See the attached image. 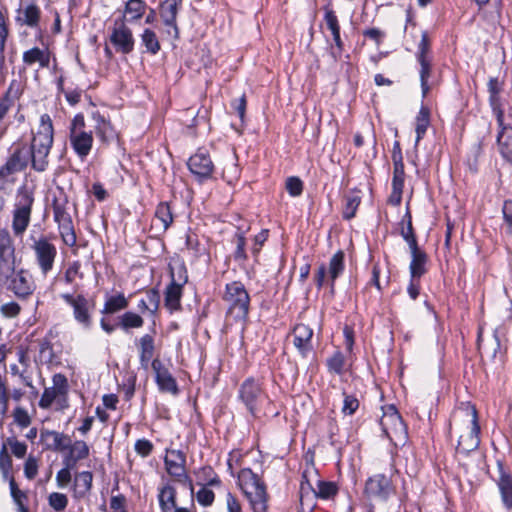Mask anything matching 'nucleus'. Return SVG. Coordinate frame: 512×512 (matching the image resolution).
<instances>
[{
	"mask_svg": "<svg viewBox=\"0 0 512 512\" xmlns=\"http://www.w3.org/2000/svg\"><path fill=\"white\" fill-rule=\"evenodd\" d=\"M182 296V285L175 283L173 280L165 291V306L171 312L180 308V300Z\"/></svg>",
	"mask_w": 512,
	"mask_h": 512,
	"instance_id": "obj_35",
	"label": "nucleus"
},
{
	"mask_svg": "<svg viewBox=\"0 0 512 512\" xmlns=\"http://www.w3.org/2000/svg\"><path fill=\"white\" fill-rule=\"evenodd\" d=\"M53 144V126L48 115H42L40 125L31 142V161L34 169L44 171Z\"/></svg>",
	"mask_w": 512,
	"mask_h": 512,
	"instance_id": "obj_2",
	"label": "nucleus"
},
{
	"mask_svg": "<svg viewBox=\"0 0 512 512\" xmlns=\"http://www.w3.org/2000/svg\"><path fill=\"white\" fill-rule=\"evenodd\" d=\"M23 470L24 475L28 480L35 479L39 470V458L33 455H29V457L25 460Z\"/></svg>",
	"mask_w": 512,
	"mask_h": 512,
	"instance_id": "obj_50",
	"label": "nucleus"
},
{
	"mask_svg": "<svg viewBox=\"0 0 512 512\" xmlns=\"http://www.w3.org/2000/svg\"><path fill=\"white\" fill-rule=\"evenodd\" d=\"M153 450V444L147 439H139L135 443V451L142 457H147Z\"/></svg>",
	"mask_w": 512,
	"mask_h": 512,
	"instance_id": "obj_63",
	"label": "nucleus"
},
{
	"mask_svg": "<svg viewBox=\"0 0 512 512\" xmlns=\"http://www.w3.org/2000/svg\"><path fill=\"white\" fill-rule=\"evenodd\" d=\"M239 399L252 415H256L259 406L266 399V395L258 381L248 378L239 388Z\"/></svg>",
	"mask_w": 512,
	"mask_h": 512,
	"instance_id": "obj_15",
	"label": "nucleus"
},
{
	"mask_svg": "<svg viewBox=\"0 0 512 512\" xmlns=\"http://www.w3.org/2000/svg\"><path fill=\"white\" fill-rule=\"evenodd\" d=\"M139 359L141 366L148 369L155 352L154 337L150 334H145L139 339Z\"/></svg>",
	"mask_w": 512,
	"mask_h": 512,
	"instance_id": "obj_30",
	"label": "nucleus"
},
{
	"mask_svg": "<svg viewBox=\"0 0 512 512\" xmlns=\"http://www.w3.org/2000/svg\"><path fill=\"white\" fill-rule=\"evenodd\" d=\"M326 365L330 373L342 375L347 370V363L343 353L335 351L332 356L326 360Z\"/></svg>",
	"mask_w": 512,
	"mask_h": 512,
	"instance_id": "obj_39",
	"label": "nucleus"
},
{
	"mask_svg": "<svg viewBox=\"0 0 512 512\" xmlns=\"http://www.w3.org/2000/svg\"><path fill=\"white\" fill-rule=\"evenodd\" d=\"M128 300L123 294H118L115 296L109 297L104 304L102 313L105 314H114L120 310L127 308Z\"/></svg>",
	"mask_w": 512,
	"mask_h": 512,
	"instance_id": "obj_41",
	"label": "nucleus"
},
{
	"mask_svg": "<svg viewBox=\"0 0 512 512\" xmlns=\"http://www.w3.org/2000/svg\"><path fill=\"white\" fill-rule=\"evenodd\" d=\"M31 250L40 273L47 276L54 268L57 248L46 236L32 238Z\"/></svg>",
	"mask_w": 512,
	"mask_h": 512,
	"instance_id": "obj_8",
	"label": "nucleus"
},
{
	"mask_svg": "<svg viewBox=\"0 0 512 512\" xmlns=\"http://www.w3.org/2000/svg\"><path fill=\"white\" fill-rule=\"evenodd\" d=\"M140 37L141 43L144 45L147 53L156 55L160 51L161 45L155 31L150 28H146L143 30Z\"/></svg>",
	"mask_w": 512,
	"mask_h": 512,
	"instance_id": "obj_38",
	"label": "nucleus"
},
{
	"mask_svg": "<svg viewBox=\"0 0 512 512\" xmlns=\"http://www.w3.org/2000/svg\"><path fill=\"white\" fill-rule=\"evenodd\" d=\"M383 433L395 445H403L407 440L406 426L393 405L383 408V415L380 419Z\"/></svg>",
	"mask_w": 512,
	"mask_h": 512,
	"instance_id": "obj_7",
	"label": "nucleus"
},
{
	"mask_svg": "<svg viewBox=\"0 0 512 512\" xmlns=\"http://www.w3.org/2000/svg\"><path fill=\"white\" fill-rule=\"evenodd\" d=\"M23 62L28 66L37 63L39 68H48L50 65V52L48 49L33 47L23 53Z\"/></svg>",
	"mask_w": 512,
	"mask_h": 512,
	"instance_id": "obj_29",
	"label": "nucleus"
},
{
	"mask_svg": "<svg viewBox=\"0 0 512 512\" xmlns=\"http://www.w3.org/2000/svg\"><path fill=\"white\" fill-rule=\"evenodd\" d=\"M155 218L160 222L161 228L165 231L173 223V213L169 203L161 202L155 211Z\"/></svg>",
	"mask_w": 512,
	"mask_h": 512,
	"instance_id": "obj_40",
	"label": "nucleus"
},
{
	"mask_svg": "<svg viewBox=\"0 0 512 512\" xmlns=\"http://www.w3.org/2000/svg\"><path fill=\"white\" fill-rule=\"evenodd\" d=\"M109 41L116 52L129 54L134 50L135 40L132 30L124 19H116L111 27Z\"/></svg>",
	"mask_w": 512,
	"mask_h": 512,
	"instance_id": "obj_16",
	"label": "nucleus"
},
{
	"mask_svg": "<svg viewBox=\"0 0 512 512\" xmlns=\"http://www.w3.org/2000/svg\"><path fill=\"white\" fill-rule=\"evenodd\" d=\"M429 126L430 110L428 107L422 105L415 118L416 145H418L420 140L424 137Z\"/></svg>",
	"mask_w": 512,
	"mask_h": 512,
	"instance_id": "obj_36",
	"label": "nucleus"
},
{
	"mask_svg": "<svg viewBox=\"0 0 512 512\" xmlns=\"http://www.w3.org/2000/svg\"><path fill=\"white\" fill-rule=\"evenodd\" d=\"M73 465H65L56 474V483L59 488H65L72 480L71 470L74 469Z\"/></svg>",
	"mask_w": 512,
	"mask_h": 512,
	"instance_id": "obj_54",
	"label": "nucleus"
},
{
	"mask_svg": "<svg viewBox=\"0 0 512 512\" xmlns=\"http://www.w3.org/2000/svg\"><path fill=\"white\" fill-rule=\"evenodd\" d=\"M66 450L68 453L64 457L63 462L65 465L73 466H75L78 461L86 459L90 452L89 446L82 440H76L72 443L69 439V446Z\"/></svg>",
	"mask_w": 512,
	"mask_h": 512,
	"instance_id": "obj_28",
	"label": "nucleus"
},
{
	"mask_svg": "<svg viewBox=\"0 0 512 512\" xmlns=\"http://www.w3.org/2000/svg\"><path fill=\"white\" fill-rule=\"evenodd\" d=\"M501 83L497 78H491L488 82V91L490 93V104L492 107V110L496 116L498 125L503 124V116L504 113L500 107L499 103V93L501 91Z\"/></svg>",
	"mask_w": 512,
	"mask_h": 512,
	"instance_id": "obj_32",
	"label": "nucleus"
},
{
	"mask_svg": "<svg viewBox=\"0 0 512 512\" xmlns=\"http://www.w3.org/2000/svg\"><path fill=\"white\" fill-rule=\"evenodd\" d=\"M181 0H165L160 7V18H177Z\"/></svg>",
	"mask_w": 512,
	"mask_h": 512,
	"instance_id": "obj_47",
	"label": "nucleus"
},
{
	"mask_svg": "<svg viewBox=\"0 0 512 512\" xmlns=\"http://www.w3.org/2000/svg\"><path fill=\"white\" fill-rule=\"evenodd\" d=\"M69 141L76 155L85 159L93 147L92 131L86 130V122L83 114H76L69 126Z\"/></svg>",
	"mask_w": 512,
	"mask_h": 512,
	"instance_id": "obj_6",
	"label": "nucleus"
},
{
	"mask_svg": "<svg viewBox=\"0 0 512 512\" xmlns=\"http://www.w3.org/2000/svg\"><path fill=\"white\" fill-rule=\"evenodd\" d=\"M151 367L155 373V379L159 389L163 392L177 394L178 387L176 380L168 369L164 367L163 363L156 358L152 361Z\"/></svg>",
	"mask_w": 512,
	"mask_h": 512,
	"instance_id": "obj_20",
	"label": "nucleus"
},
{
	"mask_svg": "<svg viewBox=\"0 0 512 512\" xmlns=\"http://www.w3.org/2000/svg\"><path fill=\"white\" fill-rule=\"evenodd\" d=\"M316 495L323 499H328L337 493V487L332 482H319Z\"/></svg>",
	"mask_w": 512,
	"mask_h": 512,
	"instance_id": "obj_55",
	"label": "nucleus"
},
{
	"mask_svg": "<svg viewBox=\"0 0 512 512\" xmlns=\"http://www.w3.org/2000/svg\"><path fill=\"white\" fill-rule=\"evenodd\" d=\"M177 18H163L162 23L164 25L163 34L168 38L177 40L179 38V28L177 26Z\"/></svg>",
	"mask_w": 512,
	"mask_h": 512,
	"instance_id": "obj_52",
	"label": "nucleus"
},
{
	"mask_svg": "<svg viewBox=\"0 0 512 512\" xmlns=\"http://www.w3.org/2000/svg\"><path fill=\"white\" fill-rule=\"evenodd\" d=\"M215 498L214 492L205 487L197 492V501L203 506H209L213 503Z\"/></svg>",
	"mask_w": 512,
	"mask_h": 512,
	"instance_id": "obj_62",
	"label": "nucleus"
},
{
	"mask_svg": "<svg viewBox=\"0 0 512 512\" xmlns=\"http://www.w3.org/2000/svg\"><path fill=\"white\" fill-rule=\"evenodd\" d=\"M344 399H343V406H342V413L344 415H353L357 409L359 408V401L354 395L343 393Z\"/></svg>",
	"mask_w": 512,
	"mask_h": 512,
	"instance_id": "obj_53",
	"label": "nucleus"
},
{
	"mask_svg": "<svg viewBox=\"0 0 512 512\" xmlns=\"http://www.w3.org/2000/svg\"><path fill=\"white\" fill-rule=\"evenodd\" d=\"M165 467L169 475L178 478L179 481H188L191 484L189 477L185 473L186 456L180 450H167L164 459Z\"/></svg>",
	"mask_w": 512,
	"mask_h": 512,
	"instance_id": "obj_17",
	"label": "nucleus"
},
{
	"mask_svg": "<svg viewBox=\"0 0 512 512\" xmlns=\"http://www.w3.org/2000/svg\"><path fill=\"white\" fill-rule=\"evenodd\" d=\"M345 268L344 252L338 250L329 260L328 267L321 264L315 272V282L318 288L329 285L331 290L334 289L335 280L343 273Z\"/></svg>",
	"mask_w": 512,
	"mask_h": 512,
	"instance_id": "obj_12",
	"label": "nucleus"
},
{
	"mask_svg": "<svg viewBox=\"0 0 512 512\" xmlns=\"http://www.w3.org/2000/svg\"><path fill=\"white\" fill-rule=\"evenodd\" d=\"M69 391L68 380L65 375L57 373L52 377V386L46 387L39 400V407L49 409L53 404L58 408L67 406V395Z\"/></svg>",
	"mask_w": 512,
	"mask_h": 512,
	"instance_id": "obj_9",
	"label": "nucleus"
},
{
	"mask_svg": "<svg viewBox=\"0 0 512 512\" xmlns=\"http://www.w3.org/2000/svg\"><path fill=\"white\" fill-rule=\"evenodd\" d=\"M53 216L58 224L59 234L65 245L73 247L76 245L77 237L73 222L66 208V202L56 200L53 203Z\"/></svg>",
	"mask_w": 512,
	"mask_h": 512,
	"instance_id": "obj_14",
	"label": "nucleus"
},
{
	"mask_svg": "<svg viewBox=\"0 0 512 512\" xmlns=\"http://www.w3.org/2000/svg\"><path fill=\"white\" fill-rule=\"evenodd\" d=\"M61 298L72 309L74 320L84 329L89 330L93 323L94 303L83 294H61Z\"/></svg>",
	"mask_w": 512,
	"mask_h": 512,
	"instance_id": "obj_10",
	"label": "nucleus"
},
{
	"mask_svg": "<svg viewBox=\"0 0 512 512\" xmlns=\"http://www.w3.org/2000/svg\"><path fill=\"white\" fill-rule=\"evenodd\" d=\"M285 187L292 197L300 196L303 191V183L298 177H289L286 180Z\"/></svg>",
	"mask_w": 512,
	"mask_h": 512,
	"instance_id": "obj_58",
	"label": "nucleus"
},
{
	"mask_svg": "<svg viewBox=\"0 0 512 512\" xmlns=\"http://www.w3.org/2000/svg\"><path fill=\"white\" fill-rule=\"evenodd\" d=\"M80 263L78 261L73 262L69 265L64 273V280L67 284H72L77 277H82L80 273Z\"/></svg>",
	"mask_w": 512,
	"mask_h": 512,
	"instance_id": "obj_59",
	"label": "nucleus"
},
{
	"mask_svg": "<svg viewBox=\"0 0 512 512\" xmlns=\"http://www.w3.org/2000/svg\"><path fill=\"white\" fill-rule=\"evenodd\" d=\"M499 476L496 479V485L501 497L503 506L507 511L512 510V473L506 470L499 463Z\"/></svg>",
	"mask_w": 512,
	"mask_h": 512,
	"instance_id": "obj_22",
	"label": "nucleus"
},
{
	"mask_svg": "<svg viewBox=\"0 0 512 512\" xmlns=\"http://www.w3.org/2000/svg\"><path fill=\"white\" fill-rule=\"evenodd\" d=\"M2 447H5L6 451L8 449L16 458H24L27 453V445L26 443L19 441L16 437L11 436L8 437L4 442Z\"/></svg>",
	"mask_w": 512,
	"mask_h": 512,
	"instance_id": "obj_43",
	"label": "nucleus"
},
{
	"mask_svg": "<svg viewBox=\"0 0 512 512\" xmlns=\"http://www.w3.org/2000/svg\"><path fill=\"white\" fill-rule=\"evenodd\" d=\"M40 439L46 449L52 451H65L69 446V437L57 431L43 430Z\"/></svg>",
	"mask_w": 512,
	"mask_h": 512,
	"instance_id": "obj_27",
	"label": "nucleus"
},
{
	"mask_svg": "<svg viewBox=\"0 0 512 512\" xmlns=\"http://www.w3.org/2000/svg\"><path fill=\"white\" fill-rule=\"evenodd\" d=\"M189 170L201 179L209 178L214 170L210 156L204 151H198L189 158Z\"/></svg>",
	"mask_w": 512,
	"mask_h": 512,
	"instance_id": "obj_21",
	"label": "nucleus"
},
{
	"mask_svg": "<svg viewBox=\"0 0 512 512\" xmlns=\"http://www.w3.org/2000/svg\"><path fill=\"white\" fill-rule=\"evenodd\" d=\"M92 482L93 474L90 471L76 473L71 487L73 498L75 500L86 498L92 489Z\"/></svg>",
	"mask_w": 512,
	"mask_h": 512,
	"instance_id": "obj_25",
	"label": "nucleus"
},
{
	"mask_svg": "<svg viewBox=\"0 0 512 512\" xmlns=\"http://www.w3.org/2000/svg\"><path fill=\"white\" fill-rule=\"evenodd\" d=\"M401 235L407 242L410 249H415V247H418L417 240L412 227L411 215L408 212L406 213L403 219Z\"/></svg>",
	"mask_w": 512,
	"mask_h": 512,
	"instance_id": "obj_44",
	"label": "nucleus"
},
{
	"mask_svg": "<svg viewBox=\"0 0 512 512\" xmlns=\"http://www.w3.org/2000/svg\"><path fill=\"white\" fill-rule=\"evenodd\" d=\"M238 485L255 512L266 511V486L257 474L249 468L242 469L238 474Z\"/></svg>",
	"mask_w": 512,
	"mask_h": 512,
	"instance_id": "obj_3",
	"label": "nucleus"
},
{
	"mask_svg": "<svg viewBox=\"0 0 512 512\" xmlns=\"http://www.w3.org/2000/svg\"><path fill=\"white\" fill-rule=\"evenodd\" d=\"M143 323L142 317L134 312H125L120 317V324L123 329L140 328Z\"/></svg>",
	"mask_w": 512,
	"mask_h": 512,
	"instance_id": "obj_48",
	"label": "nucleus"
},
{
	"mask_svg": "<svg viewBox=\"0 0 512 512\" xmlns=\"http://www.w3.org/2000/svg\"><path fill=\"white\" fill-rule=\"evenodd\" d=\"M21 307L18 303L11 301L1 306L0 311L6 317H16L20 313Z\"/></svg>",
	"mask_w": 512,
	"mask_h": 512,
	"instance_id": "obj_64",
	"label": "nucleus"
},
{
	"mask_svg": "<svg viewBox=\"0 0 512 512\" xmlns=\"http://www.w3.org/2000/svg\"><path fill=\"white\" fill-rule=\"evenodd\" d=\"M499 127L497 142L500 153L505 159L512 162V119L503 116V124Z\"/></svg>",
	"mask_w": 512,
	"mask_h": 512,
	"instance_id": "obj_23",
	"label": "nucleus"
},
{
	"mask_svg": "<svg viewBox=\"0 0 512 512\" xmlns=\"http://www.w3.org/2000/svg\"><path fill=\"white\" fill-rule=\"evenodd\" d=\"M146 10V3L142 0H128L125 4L124 21L134 22L142 18Z\"/></svg>",
	"mask_w": 512,
	"mask_h": 512,
	"instance_id": "obj_34",
	"label": "nucleus"
},
{
	"mask_svg": "<svg viewBox=\"0 0 512 512\" xmlns=\"http://www.w3.org/2000/svg\"><path fill=\"white\" fill-rule=\"evenodd\" d=\"M412 260L409 266L412 279H418L426 273L427 255L419 247L410 249Z\"/></svg>",
	"mask_w": 512,
	"mask_h": 512,
	"instance_id": "obj_31",
	"label": "nucleus"
},
{
	"mask_svg": "<svg viewBox=\"0 0 512 512\" xmlns=\"http://www.w3.org/2000/svg\"><path fill=\"white\" fill-rule=\"evenodd\" d=\"M313 330L305 324H297L293 330V343L298 351L306 356L312 350Z\"/></svg>",
	"mask_w": 512,
	"mask_h": 512,
	"instance_id": "obj_26",
	"label": "nucleus"
},
{
	"mask_svg": "<svg viewBox=\"0 0 512 512\" xmlns=\"http://www.w3.org/2000/svg\"><path fill=\"white\" fill-rule=\"evenodd\" d=\"M33 203V193L26 187L17 191L12 212V230L15 236H22L27 230L31 220Z\"/></svg>",
	"mask_w": 512,
	"mask_h": 512,
	"instance_id": "obj_5",
	"label": "nucleus"
},
{
	"mask_svg": "<svg viewBox=\"0 0 512 512\" xmlns=\"http://www.w3.org/2000/svg\"><path fill=\"white\" fill-rule=\"evenodd\" d=\"M13 418L17 425L26 428L31 424V417L23 407H16L13 411Z\"/></svg>",
	"mask_w": 512,
	"mask_h": 512,
	"instance_id": "obj_57",
	"label": "nucleus"
},
{
	"mask_svg": "<svg viewBox=\"0 0 512 512\" xmlns=\"http://www.w3.org/2000/svg\"><path fill=\"white\" fill-rule=\"evenodd\" d=\"M15 264V246L10 232L6 228L0 229V270L3 267Z\"/></svg>",
	"mask_w": 512,
	"mask_h": 512,
	"instance_id": "obj_24",
	"label": "nucleus"
},
{
	"mask_svg": "<svg viewBox=\"0 0 512 512\" xmlns=\"http://www.w3.org/2000/svg\"><path fill=\"white\" fill-rule=\"evenodd\" d=\"M467 417L466 431L459 436L457 449L460 452L466 453L475 450L480 443L479 432L480 427L478 424L477 411L472 405H465L461 410Z\"/></svg>",
	"mask_w": 512,
	"mask_h": 512,
	"instance_id": "obj_11",
	"label": "nucleus"
},
{
	"mask_svg": "<svg viewBox=\"0 0 512 512\" xmlns=\"http://www.w3.org/2000/svg\"><path fill=\"white\" fill-rule=\"evenodd\" d=\"M91 118L94 121V130L98 139L104 143L109 144L117 138V132L110 120L99 111H93Z\"/></svg>",
	"mask_w": 512,
	"mask_h": 512,
	"instance_id": "obj_19",
	"label": "nucleus"
},
{
	"mask_svg": "<svg viewBox=\"0 0 512 512\" xmlns=\"http://www.w3.org/2000/svg\"><path fill=\"white\" fill-rule=\"evenodd\" d=\"M240 176V170L237 164L230 162L226 165L223 170V177L229 184H232L236 180H238Z\"/></svg>",
	"mask_w": 512,
	"mask_h": 512,
	"instance_id": "obj_60",
	"label": "nucleus"
},
{
	"mask_svg": "<svg viewBox=\"0 0 512 512\" xmlns=\"http://www.w3.org/2000/svg\"><path fill=\"white\" fill-rule=\"evenodd\" d=\"M223 300L227 306V316L236 322L244 323L248 317L250 297L245 286L234 281L225 287Z\"/></svg>",
	"mask_w": 512,
	"mask_h": 512,
	"instance_id": "obj_4",
	"label": "nucleus"
},
{
	"mask_svg": "<svg viewBox=\"0 0 512 512\" xmlns=\"http://www.w3.org/2000/svg\"><path fill=\"white\" fill-rule=\"evenodd\" d=\"M9 486H10L11 496H12L14 502L18 506V511L19 512H29L28 508L24 504L25 500L27 499V495L25 492L21 491L18 488L17 483L15 482L14 478L10 479Z\"/></svg>",
	"mask_w": 512,
	"mask_h": 512,
	"instance_id": "obj_45",
	"label": "nucleus"
},
{
	"mask_svg": "<svg viewBox=\"0 0 512 512\" xmlns=\"http://www.w3.org/2000/svg\"><path fill=\"white\" fill-rule=\"evenodd\" d=\"M361 202L358 195H351L346 197V203L343 209V217L351 219L355 216L356 210Z\"/></svg>",
	"mask_w": 512,
	"mask_h": 512,
	"instance_id": "obj_51",
	"label": "nucleus"
},
{
	"mask_svg": "<svg viewBox=\"0 0 512 512\" xmlns=\"http://www.w3.org/2000/svg\"><path fill=\"white\" fill-rule=\"evenodd\" d=\"M503 227L505 231L512 236V200H507L503 204Z\"/></svg>",
	"mask_w": 512,
	"mask_h": 512,
	"instance_id": "obj_56",
	"label": "nucleus"
},
{
	"mask_svg": "<svg viewBox=\"0 0 512 512\" xmlns=\"http://www.w3.org/2000/svg\"><path fill=\"white\" fill-rule=\"evenodd\" d=\"M28 162L26 152L24 150H16L9 158L7 163L0 169V176H6L23 169Z\"/></svg>",
	"mask_w": 512,
	"mask_h": 512,
	"instance_id": "obj_33",
	"label": "nucleus"
},
{
	"mask_svg": "<svg viewBox=\"0 0 512 512\" xmlns=\"http://www.w3.org/2000/svg\"><path fill=\"white\" fill-rule=\"evenodd\" d=\"M324 18H325L326 25H327L328 29L331 31L332 35L340 32V25H339L337 16L335 15V13L332 10L327 9L325 12Z\"/></svg>",
	"mask_w": 512,
	"mask_h": 512,
	"instance_id": "obj_61",
	"label": "nucleus"
},
{
	"mask_svg": "<svg viewBox=\"0 0 512 512\" xmlns=\"http://www.w3.org/2000/svg\"><path fill=\"white\" fill-rule=\"evenodd\" d=\"M393 493L392 481L384 474L372 475L365 482L364 495L371 501L385 502Z\"/></svg>",
	"mask_w": 512,
	"mask_h": 512,
	"instance_id": "obj_13",
	"label": "nucleus"
},
{
	"mask_svg": "<svg viewBox=\"0 0 512 512\" xmlns=\"http://www.w3.org/2000/svg\"><path fill=\"white\" fill-rule=\"evenodd\" d=\"M9 397L7 378L0 372V424L8 410Z\"/></svg>",
	"mask_w": 512,
	"mask_h": 512,
	"instance_id": "obj_46",
	"label": "nucleus"
},
{
	"mask_svg": "<svg viewBox=\"0 0 512 512\" xmlns=\"http://www.w3.org/2000/svg\"><path fill=\"white\" fill-rule=\"evenodd\" d=\"M418 62L421 66L420 68V82L422 89V96L426 97L428 94L430 87L428 85V79L431 74V59H424L423 57H418Z\"/></svg>",
	"mask_w": 512,
	"mask_h": 512,
	"instance_id": "obj_42",
	"label": "nucleus"
},
{
	"mask_svg": "<svg viewBox=\"0 0 512 512\" xmlns=\"http://www.w3.org/2000/svg\"><path fill=\"white\" fill-rule=\"evenodd\" d=\"M157 498L161 512H190L188 508L177 506V491L171 483L158 487Z\"/></svg>",
	"mask_w": 512,
	"mask_h": 512,
	"instance_id": "obj_18",
	"label": "nucleus"
},
{
	"mask_svg": "<svg viewBox=\"0 0 512 512\" xmlns=\"http://www.w3.org/2000/svg\"><path fill=\"white\" fill-rule=\"evenodd\" d=\"M0 285L20 300L28 299L36 290V283L29 270L15 268V264L0 270Z\"/></svg>",
	"mask_w": 512,
	"mask_h": 512,
	"instance_id": "obj_1",
	"label": "nucleus"
},
{
	"mask_svg": "<svg viewBox=\"0 0 512 512\" xmlns=\"http://www.w3.org/2000/svg\"><path fill=\"white\" fill-rule=\"evenodd\" d=\"M18 20L29 27H36L40 20V9L36 4H29L18 10Z\"/></svg>",
	"mask_w": 512,
	"mask_h": 512,
	"instance_id": "obj_37",
	"label": "nucleus"
},
{
	"mask_svg": "<svg viewBox=\"0 0 512 512\" xmlns=\"http://www.w3.org/2000/svg\"><path fill=\"white\" fill-rule=\"evenodd\" d=\"M48 504L55 511H63L68 505V497L59 492H52L48 496Z\"/></svg>",
	"mask_w": 512,
	"mask_h": 512,
	"instance_id": "obj_49",
	"label": "nucleus"
}]
</instances>
